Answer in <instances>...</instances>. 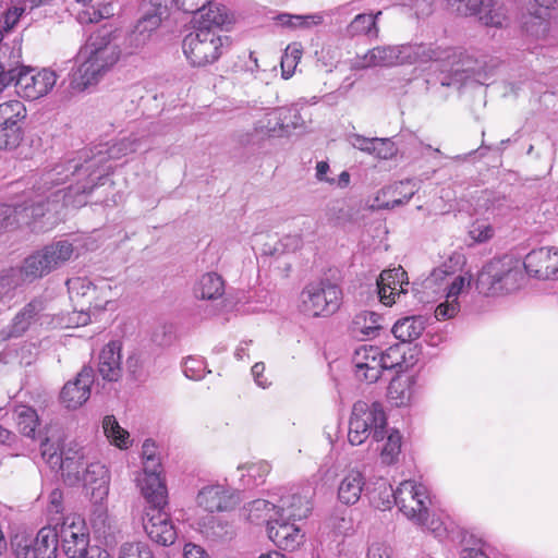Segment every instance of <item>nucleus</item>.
Returning <instances> with one entry per match:
<instances>
[{"mask_svg": "<svg viewBox=\"0 0 558 558\" xmlns=\"http://www.w3.org/2000/svg\"><path fill=\"white\" fill-rule=\"evenodd\" d=\"M225 293V282L216 272L204 274L194 288V294L202 300H217Z\"/></svg>", "mask_w": 558, "mask_h": 558, "instance_id": "36", "label": "nucleus"}, {"mask_svg": "<svg viewBox=\"0 0 558 558\" xmlns=\"http://www.w3.org/2000/svg\"><path fill=\"white\" fill-rule=\"evenodd\" d=\"M470 235L476 242H485L493 238L494 228L485 221H475L470 229Z\"/></svg>", "mask_w": 558, "mask_h": 558, "instance_id": "61", "label": "nucleus"}, {"mask_svg": "<svg viewBox=\"0 0 558 558\" xmlns=\"http://www.w3.org/2000/svg\"><path fill=\"white\" fill-rule=\"evenodd\" d=\"M365 485L364 475L357 470L349 471L341 480L338 498L342 504L354 505L361 498Z\"/></svg>", "mask_w": 558, "mask_h": 558, "instance_id": "32", "label": "nucleus"}, {"mask_svg": "<svg viewBox=\"0 0 558 558\" xmlns=\"http://www.w3.org/2000/svg\"><path fill=\"white\" fill-rule=\"evenodd\" d=\"M13 416L20 433L34 439L38 426L37 412L28 405L20 404L14 408Z\"/></svg>", "mask_w": 558, "mask_h": 558, "instance_id": "41", "label": "nucleus"}, {"mask_svg": "<svg viewBox=\"0 0 558 558\" xmlns=\"http://www.w3.org/2000/svg\"><path fill=\"white\" fill-rule=\"evenodd\" d=\"M287 111H278L277 108L266 112L255 123V131L264 136L268 137H282V121L284 116L282 113Z\"/></svg>", "mask_w": 558, "mask_h": 558, "instance_id": "40", "label": "nucleus"}, {"mask_svg": "<svg viewBox=\"0 0 558 558\" xmlns=\"http://www.w3.org/2000/svg\"><path fill=\"white\" fill-rule=\"evenodd\" d=\"M25 279L24 266L21 268H10L0 271V303L10 301L14 296V291Z\"/></svg>", "mask_w": 558, "mask_h": 558, "instance_id": "39", "label": "nucleus"}, {"mask_svg": "<svg viewBox=\"0 0 558 558\" xmlns=\"http://www.w3.org/2000/svg\"><path fill=\"white\" fill-rule=\"evenodd\" d=\"M377 294L380 303L391 306L396 302V296L407 293L409 279L402 267L383 270L377 281Z\"/></svg>", "mask_w": 558, "mask_h": 558, "instance_id": "20", "label": "nucleus"}, {"mask_svg": "<svg viewBox=\"0 0 558 558\" xmlns=\"http://www.w3.org/2000/svg\"><path fill=\"white\" fill-rule=\"evenodd\" d=\"M386 490L387 500L384 502V508H390L395 504L408 519L416 524L427 523L430 499L425 485L404 481L396 490L387 487Z\"/></svg>", "mask_w": 558, "mask_h": 558, "instance_id": "6", "label": "nucleus"}, {"mask_svg": "<svg viewBox=\"0 0 558 558\" xmlns=\"http://www.w3.org/2000/svg\"><path fill=\"white\" fill-rule=\"evenodd\" d=\"M381 15V11L376 14H357L347 27L349 37L367 36L369 38H378L379 28L377 20Z\"/></svg>", "mask_w": 558, "mask_h": 558, "instance_id": "37", "label": "nucleus"}, {"mask_svg": "<svg viewBox=\"0 0 558 558\" xmlns=\"http://www.w3.org/2000/svg\"><path fill=\"white\" fill-rule=\"evenodd\" d=\"M25 8L13 5L8 8L1 14V27L4 32H10L19 23L21 16L24 14Z\"/></svg>", "mask_w": 558, "mask_h": 558, "instance_id": "59", "label": "nucleus"}, {"mask_svg": "<svg viewBox=\"0 0 558 558\" xmlns=\"http://www.w3.org/2000/svg\"><path fill=\"white\" fill-rule=\"evenodd\" d=\"M418 190L414 180L407 179L393 185L388 186L383 191L384 195H390L392 198L385 202L380 207L385 209H392L398 206L404 205L410 202L413 195Z\"/></svg>", "mask_w": 558, "mask_h": 558, "instance_id": "34", "label": "nucleus"}, {"mask_svg": "<svg viewBox=\"0 0 558 558\" xmlns=\"http://www.w3.org/2000/svg\"><path fill=\"white\" fill-rule=\"evenodd\" d=\"M137 140L125 137L112 144L111 146L101 144L96 146L95 149H89L88 153L92 162H95L97 180L101 182V180L107 178L112 171L111 165L108 163L109 160L119 159L123 156H126L128 154L134 153L137 150Z\"/></svg>", "mask_w": 558, "mask_h": 558, "instance_id": "16", "label": "nucleus"}, {"mask_svg": "<svg viewBox=\"0 0 558 558\" xmlns=\"http://www.w3.org/2000/svg\"><path fill=\"white\" fill-rule=\"evenodd\" d=\"M385 444L380 449V460L384 464H395L401 453L402 436L399 430L391 429L387 430L384 438Z\"/></svg>", "mask_w": 558, "mask_h": 558, "instance_id": "45", "label": "nucleus"}, {"mask_svg": "<svg viewBox=\"0 0 558 558\" xmlns=\"http://www.w3.org/2000/svg\"><path fill=\"white\" fill-rule=\"evenodd\" d=\"M279 25L288 28H304L308 29L313 26L319 25L324 21L322 13L293 15L289 13H281L276 17Z\"/></svg>", "mask_w": 558, "mask_h": 558, "instance_id": "43", "label": "nucleus"}, {"mask_svg": "<svg viewBox=\"0 0 558 558\" xmlns=\"http://www.w3.org/2000/svg\"><path fill=\"white\" fill-rule=\"evenodd\" d=\"M102 429L108 440L120 449L131 445L130 434L122 428L114 415H106L102 420Z\"/></svg>", "mask_w": 558, "mask_h": 558, "instance_id": "42", "label": "nucleus"}, {"mask_svg": "<svg viewBox=\"0 0 558 558\" xmlns=\"http://www.w3.org/2000/svg\"><path fill=\"white\" fill-rule=\"evenodd\" d=\"M162 509L151 508L147 513V521L144 523L148 537L162 546L172 545L177 539V531L169 515Z\"/></svg>", "mask_w": 558, "mask_h": 558, "instance_id": "26", "label": "nucleus"}, {"mask_svg": "<svg viewBox=\"0 0 558 558\" xmlns=\"http://www.w3.org/2000/svg\"><path fill=\"white\" fill-rule=\"evenodd\" d=\"M99 184L95 162L88 150L76 157L64 159L46 169L26 195L27 206L33 219L44 217L46 211L58 213L60 207L80 208L87 204L92 191Z\"/></svg>", "mask_w": 558, "mask_h": 558, "instance_id": "1", "label": "nucleus"}, {"mask_svg": "<svg viewBox=\"0 0 558 558\" xmlns=\"http://www.w3.org/2000/svg\"><path fill=\"white\" fill-rule=\"evenodd\" d=\"M278 111H287L282 113L284 120L282 121V135H289L292 130L303 126L304 120L302 119L300 111L295 107H279Z\"/></svg>", "mask_w": 558, "mask_h": 558, "instance_id": "54", "label": "nucleus"}, {"mask_svg": "<svg viewBox=\"0 0 558 558\" xmlns=\"http://www.w3.org/2000/svg\"><path fill=\"white\" fill-rule=\"evenodd\" d=\"M229 22L223 7L211 4V2L195 13L194 29L217 32L220 34L222 27Z\"/></svg>", "mask_w": 558, "mask_h": 558, "instance_id": "30", "label": "nucleus"}, {"mask_svg": "<svg viewBox=\"0 0 558 558\" xmlns=\"http://www.w3.org/2000/svg\"><path fill=\"white\" fill-rule=\"evenodd\" d=\"M400 4L412 10L417 17L432 14L434 0H399Z\"/></svg>", "mask_w": 558, "mask_h": 558, "instance_id": "60", "label": "nucleus"}, {"mask_svg": "<svg viewBox=\"0 0 558 558\" xmlns=\"http://www.w3.org/2000/svg\"><path fill=\"white\" fill-rule=\"evenodd\" d=\"M95 374L90 366H84L73 380L68 381L60 393L62 403L68 409H77L90 397V387Z\"/></svg>", "mask_w": 558, "mask_h": 558, "instance_id": "18", "label": "nucleus"}, {"mask_svg": "<svg viewBox=\"0 0 558 558\" xmlns=\"http://www.w3.org/2000/svg\"><path fill=\"white\" fill-rule=\"evenodd\" d=\"M41 454L48 458L50 463H60L64 480L74 485L81 481V473L88 464L87 450L76 442H69L62 448L49 445L48 438L40 442Z\"/></svg>", "mask_w": 558, "mask_h": 558, "instance_id": "10", "label": "nucleus"}, {"mask_svg": "<svg viewBox=\"0 0 558 558\" xmlns=\"http://www.w3.org/2000/svg\"><path fill=\"white\" fill-rule=\"evenodd\" d=\"M98 373L104 380L118 381L122 375L121 367V343L110 341L107 343L98 356Z\"/></svg>", "mask_w": 558, "mask_h": 558, "instance_id": "28", "label": "nucleus"}, {"mask_svg": "<svg viewBox=\"0 0 558 558\" xmlns=\"http://www.w3.org/2000/svg\"><path fill=\"white\" fill-rule=\"evenodd\" d=\"M383 328L384 317L371 311L355 314L350 325L351 333L361 340L377 337Z\"/></svg>", "mask_w": 558, "mask_h": 558, "instance_id": "29", "label": "nucleus"}, {"mask_svg": "<svg viewBox=\"0 0 558 558\" xmlns=\"http://www.w3.org/2000/svg\"><path fill=\"white\" fill-rule=\"evenodd\" d=\"M58 544L57 526H45L34 541L22 538L13 546L17 558H57Z\"/></svg>", "mask_w": 558, "mask_h": 558, "instance_id": "15", "label": "nucleus"}, {"mask_svg": "<svg viewBox=\"0 0 558 558\" xmlns=\"http://www.w3.org/2000/svg\"><path fill=\"white\" fill-rule=\"evenodd\" d=\"M276 515L275 520H269L267 527L269 538L284 550H294L302 543L303 534L294 524V521Z\"/></svg>", "mask_w": 558, "mask_h": 558, "instance_id": "23", "label": "nucleus"}, {"mask_svg": "<svg viewBox=\"0 0 558 558\" xmlns=\"http://www.w3.org/2000/svg\"><path fill=\"white\" fill-rule=\"evenodd\" d=\"M228 46V36L202 29L191 32L182 43L183 52L194 66H205L216 62Z\"/></svg>", "mask_w": 558, "mask_h": 558, "instance_id": "7", "label": "nucleus"}, {"mask_svg": "<svg viewBox=\"0 0 558 558\" xmlns=\"http://www.w3.org/2000/svg\"><path fill=\"white\" fill-rule=\"evenodd\" d=\"M367 558H392V550L381 543H374L369 546Z\"/></svg>", "mask_w": 558, "mask_h": 558, "instance_id": "64", "label": "nucleus"}, {"mask_svg": "<svg viewBox=\"0 0 558 558\" xmlns=\"http://www.w3.org/2000/svg\"><path fill=\"white\" fill-rule=\"evenodd\" d=\"M239 470L245 471V473H242L243 485L254 487L264 483L265 477L270 472V465L266 461H258L240 466Z\"/></svg>", "mask_w": 558, "mask_h": 558, "instance_id": "46", "label": "nucleus"}, {"mask_svg": "<svg viewBox=\"0 0 558 558\" xmlns=\"http://www.w3.org/2000/svg\"><path fill=\"white\" fill-rule=\"evenodd\" d=\"M96 294L93 295L92 307L96 310H105L113 299L112 286L108 280H99L95 283Z\"/></svg>", "mask_w": 558, "mask_h": 558, "instance_id": "52", "label": "nucleus"}, {"mask_svg": "<svg viewBox=\"0 0 558 558\" xmlns=\"http://www.w3.org/2000/svg\"><path fill=\"white\" fill-rule=\"evenodd\" d=\"M92 504L89 515L92 529L98 538L108 543L116 533V522L108 513L106 500L92 501Z\"/></svg>", "mask_w": 558, "mask_h": 558, "instance_id": "31", "label": "nucleus"}, {"mask_svg": "<svg viewBox=\"0 0 558 558\" xmlns=\"http://www.w3.org/2000/svg\"><path fill=\"white\" fill-rule=\"evenodd\" d=\"M68 291L71 299L78 301L80 299H86L88 310L92 308L93 295L96 294V287L87 278H72L66 281Z\"/></svg>", "mask_w": 558, "mask_h": 558, "instance_id": "47", "label": "nucleus"}, {"mask_svg": "<svg viewBox=\"0 0 558 558\" xmlns=\"http://www.w3.org/2000/svg\"><path fill=\"white\" fill-rule=\"evenodd\" d=\"M301 308L312 316H329L336 313L342 301V291L328 280L312 282L301 292Z\"/></svg>", "mask_w": 558, "mask_h": 558, "instance_id": "9", "label": "nucleus"}, {"mask_svg": "<svg viewBox=\"0 0 558 558\" xmlns=\"http://www.w3.org/2000/svg\"><path fill=\"white\" fill-rule=\"evenodd\" d=\"M483 4L477 13L485 10V13L480 16V20L487 26H502L505 22V14L501 7L498 5V0H482Z\"/></svg>", "mask_w": 558, "mask_h": 558, "instance_id": "50", "label": "nucleus"}, {"mask_svg": "<svg viewBox=\"0 0 558 558\" xmlns=\"http://www.w3.org/2000/svg\"><path fill=\"white\" fill-rule=\"evenodd\" d=\"M165 12L166 8L161 4L151 5L144 11L128 38L132 48H140L150 39L153 33L160 26Z\"/></svg>", "mask_w": 558, "mask_h": 558, "instance_id": "24", "label": "nucleus"}, {"mask_svg": "<svg viewBox=\"0 0 558 558\" xmlns=\"http://www.w3.org/2000/svg\"><path fill=\"white\" fill-rule=\"evenodd\" d=\"M48 302L43 296H36L26 303L12 318L11 323L0 330L3 339L22 337L46 316Z\"/></svg>", "mask_w": 558, "mask_h": 558, "instance_id": "14", "label": "nucleus"}, {"mask_svg": "<svg viewBox=\"0 0 558 558\" xmlns=\"http://www.w3.org/2000/svg\"><path fill=\"white\" fill-rule=\"evenodd\" d=\"M117 558H155L148 545L137 543H123L117 554Z\"/></svg>", "mask_w": 558, "mask_h": 558, "instance_id": "51", "label": "nucleus"}, {"mask_svg": "<svg viewBox=\"0 0 558 558\" xmlns=\"http://www.w3.org/2000/svg\"><path fill=\"white\" fill-rule=\"evenodd\" d=\"M426 322L423 316H410L397 320L391 329L393 336L402 342H411L423 333Z\"/></svg>", "mask_w": 558, "mask_h": 558, "instance_id": "35", "label": "nucleus"}, {"mask_svg": "<svg viewBox=\"0 0 558 558\" xmlns=\"http://www.w3.org/2000/svg\"><path fill=\"white\" fill-rule=\"evenodd\" d=\"M433 62L436 70L444 75L442 86L460 87L474 72L473 61L461 50L434 44H404L377 46L363 56H356L352 68L363 70L368 68H390L404 63Z\"/></svg>", "mask_w": 558, "mask_h": 558, "instance_id": "2", "label": "nucleus"}, {"mask_svg": "<svg viewBox=\"0 0 558 558\" xmlns=\"http://www.w3.org/2000/svg\"><path fill=\"white\" fill-rule=\"evenodd\" d=\"M17 94L28 100L39 99L49 94L57 83L54 71L21 68L14 80Z\"/></svg>", "mask_w": 558, "mask_h": 558, "instance_id": "13", "label": "nucleus"}, {"mask_svg": "<svg viewBox=\"0 0 558 558\" xmlns=\"http://www.w3.org/2000/svg\"><path fill=\"white\" fill-rule=\"evenodd\" d=\"M375 157L390 159L397 154V147L390 138L375 137Z\"/></svg>", "mask_w": 558, "mask_h": 558, "instance_id": "62", "label": "nucleus"}, {"mask_svg": "<svg viewBox=\"0 0 558 558\" xmlns=\"http://www.w3.org/2000/svg\"><path fill=\"white\" fill-rule=\"evenodd\" d=\"M197 504L209 512L228 511L235 507L238 497L221 485H210L199 490Z\"/></svg>", "mask_w": 558, "mask_h": 558, "instance_id": "27", "label": "nucleus"}, {"mask_svg": "<svg viewBox=\"0 0 558 558\" xmlns=\"http://www.w3.org/2000/svg\"><path fill=\"white\" fill-rule=\"evenodd\" d=\"M27 206L25 202L22 204H0V228H7L13 222H20L22 219L24 222H28V218H32L31 210H24Z\"/></svg>", "mask_w": 558, "mask_h": 558, "instance_id": "48", "label": "nucleus"}, {"mask_svg": "<svg viewBox=\"0 0 558 558\" xmlns=\"http://www.w3.org/2000/svg\"><path fill=\"white\" fill-rule=\"evenodd\" d=\"M246 511L252 523L266 521L269 527V520L276 519L277 505L265 499H256L247 506Z\"/></svg>", "mask_w": 558, "mask_h": 558, "instance_id": "44", "label": "nucleus"}, {"mask_svg": "<svg viewBox=\"0 0 558 558\" xmlns=\"http://www.w3.org/2000/svg\"><path fill=\"white\" fill-rule=\"evenodd\" d=\"M22 64V39L16 37L11 43L5 41L0 46V70H3L9 75H17Z\"/></svg>", "mask_w": 558, "mask_h": 558, "instance_id": "33", "label": "nucleus"}, {"mask_svg": "<svg viewBox=\"0 0 558 558\" xmlns=\"http://www.w3.org/2000/svg\"><path fill=\"white\" fill-rule=\"evenodd\" d=\"M460 311L459 301L456 299H448L438 304L435 308V317L437 320H447L453 318Z\"/></svg>", "mask_w": 558, "mask_h": 558, "instance_id": "57", "label": "nucleus"}, {"mask_svg": "<svg viewBox=\"0 0 558 558\" xmlns=\"http://www.w3.org/2000/svg\"><path fill=\"white\" fill-rule=\"evenodd\" d=\"M414 380L411 376H398L388 386V399L396 407L409 404L413 396Z\"/></svg>", "mask_w": 558, "mask_h": 558, "instance_id": "38", "label": "nucleus"}, {"mask_svg": "<svg viewBox=\"0 0 558 558\" xmlns=\"http://www.w3.org/2000/svg\"><path fill=\"white\" fill-rule=\"evenodd\" d=\"M26 107L20 100L0 104V149H13L23 140V123Z\"/></svg>", "mask_w": 558, "mask_h": 558, "instance_id": "11", "label": "nucleus"}, {"mask_svg": "<svg viewBox=\"0 0 558 558\" xmlns=\"http://www.w3.org/2000/svg\"><path fill=\"white\" fill-rule=\"evenodd\" d=\"M143 470L151 471L161 469L160 460L156 456L155 442L150 439L144 441L142 446Z\"/></svg>", "mask_w": 558, "mask_h": 558, "instance_id": "55", "label": "nucleus"}, {"mask_svg": "<svg viewBox=\"0 0 558 558\" xmlns=\"http://www.w3.org/2000/svg\"><path fill=\"white\" fill-rule=\"evenodd\" d=\"M121 35L117 31L102 27L92 34L80 49V65L74 73L76 87L85 89L96 84L120 60Z\"/></svg>", "mask_w": 558, "mask_h": 558, "instance_id": "3", "label": "nucleus"}, {"mask_svg": "<svg viewBox=\"0 0 558 558\" xmlns=\"http://www.w3.org/2000/svg\"><path fill=\"white\" fill-rule=\"evenodd\" d=\"M380 359L383 371L402 367L404 363V355L401 352V345H391L385 352L380 350Z\"/></svg>", "mask_w": 558, "mask_h": 558, "instance_id": "53", "label": "nucleus"}, {"mask_svg": "<svg viewBox=\"0 0 558 558\" xmlns=\"http://www.w3.org/2000/svg\"><path fill=\"white\" fill-rule=\"evenodd\" d=\"M380 362V349L374 345L363 344L359 347L352 357L356 377L369 384L376 383L381 376Z\"/></svg>", "mask_w": 558, "mask_h": 558, "instance_id": "19", "label": "nucleus"}, {"mask_svg": "<svg viewBox=\"0 0 558 558\" xmlns=\"http://www.w3.org/2000/svg\"><path fill=\"white\" fill-rule=\"evenodd\" d=\"M56 526L61 548L69 558H82L90 549L89 534L80 517H65Z\"/></svg>", "mask_w": 558, "mask_h": 558, "instance_id": "12", "label": "nucleus"}, {"mask_svg": "<svg viewBox=\"0 0 558 558\" xmlns=\"http://www.w3.org/2000/svg\"><path fill=\"white\" fill-rule=\"evenodd\" d=\"M161 469L145 471L136 478L137 486L143 497L151 508L162 509L167 505L168 492L163 480L160 477Z\"/></svg>", "mask_w": 558, "mask_h": 558, "instance_id": "22", "label": "nucleus"}, {"mask_svg": "<svg viewBox=\"0 0 558 558\" xmlns=\"http://www.w3.org/2000/svg\"><path fill=\"white\" fill-rule=\"evenodd\" d=\"M387 434V417L378 402L356 401L349 422L348 439L352 446L362 445L367 438L383 441Z\"/></svg>", "mask_w": 558, "mask_h": 558, "instance_id": "5", "label": "nucleus"}, {"mask_svg": "<svg viewBox=\"0 0 558 558\" xmlns=\"http://www.w3.org/2000/svg\"><path fill=\"white\" fill-rule=\"evenodd\" d=\"M524 269L531 276L542 279L558 278V248L539 247L530 252L523 262Z\"/></svg>", "mask_w": 558, "mask_h": 558, "instance_id": "17", "label": "nucleus"}, {"mask_svg": "<svg viewBox=\"0 0 558 558\" xmlns=\"http://www.w3.org/2000/svg\"><path fill=\"white\" fill-rule=\"evenodd\" d=\"M73 253L74 247L66 240L46 245L43 250L25 258L23 263L25 279L34 281L62 267L71 259Z\"/></svg>", "mask_w": 558, "mask_h": 558, "instance_id": "8", "label": "nucleus"}, {"mask_svg": "<svg viewBox=\"0 0 558 558\" xmlns=\"http://www.w3.org/2000/svg\"><path fill=\"white\" fill-rule=\"evenodd\" d=\"M524 279L519 260L511 256L494 258L480 271L476 288L485 295H500L518 290Z\"/></svg>", "mask_w": 558, "mask_h": 558, "instance_id": "4", "label": "nucleus"}, {"mask_svg": "<svg viewBox=\"0 0 558 558\" xmlns=\"http://www.w3.org/2000/svg\"><path fill=\"white\" fill-rule=\"evenodd\" d=\"M471 287V275L464 274L459 275L454 277V279L451 281V283L448 287V292L446 296L448 299H456L458 301V298L463 292L468 291Z\"/></svg>", "mask_w": 558, "mask_h": 558, "instance_id": "58", "label": "nucleus"}, {"mask_svg": "<svg viewBox=\"0 0 558 558\" xmlns=\"http://www.w3.org/2000/svg\"><path fill=\"white\" fill-rule=\"evenodd\" d=\"M312 489L304 488L302 493H291L282 496L277 505L276 515L296 521L308 517L312 511Z\"/></svg>", "mask_w": 558, "mask_h": 558, "instance_id": "25", "label": "nucleus"}, {"mask_svg": "<svg viewBox=\"0 0 558 558\" xmlns=\"http://www.w3.org/2000/svg\"><path fill=\"white\" fill-rule=\"evenodd\" d=\"M458 4L457 10L463 15H475L483 4L482 0H453Z\"/></svg>", "mask_w": 558, "mask_h": 558, "instance_id": "63", "label": "nucleus"}, {"mask_svg": "<svg viewBox=\"0 0 558 558\" xmlns=\"http://www.w3.org/2000/svg\"><path fill=\"white\" fill-rule=\"evenodd\" d=\"M183 373L190 379L199 380L206 374L205 362L202 359L190 356L183 363Z\"/></svg>", "mask_w": 558, "mask_h": 558, "instance_id": "56", "label": "nucleus"}, {"mask_svg": "<svg viewBox=\"0 0 558 558\" xmlns=\"http://www.w3.org/2000/svg\"><path fill=\"white\" fill-rule=\"evenodd\" d=\"M302 53L301 44L293 43L286 48L281 57V75L284 80L292 77L302 58Z\"/></svg>", "mask_w": 558, "mask_h": 558, "instance_id": "49", "label": "nucleus"}, {"mask_svg": "<svg viewBox=\"0 0 558 558\" xmlns=\"http://www.w3.org/2000/svg\"><path fill=\"white\" fill-rule=\"evenodd\" d=\"M86 494L90 501L107 500L109 495L110 473L106 465L99 462L88 463L81 475Z\"/></svg>", "mask_w": 558, "mask_h": 558, "instance_id": "21", "label": "nucleus"}]
</instances>
